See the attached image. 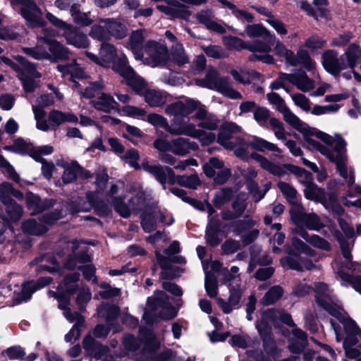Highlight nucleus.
<instances>
[{"label": "nucleus", "instance_id": "43", "mask_svg": "<svg viewBox=\"0 0 361 361\" xmlns=\"http://www.w3.org/2000/svg\"><path fill=\"white\" fill-rule=\"evenodd\" d=\"M147 121L148 123L155 126L156 128H162L166 130L167 132L173 135V133L171 132V130L173 128H181V125H178L176 122L172 123L171 126L168 124V122L165 118L163 116L157 114H150L147 116Z\"/></svg>", "mask_w": 361, "mask_h": 361}, {"label": "nucleus", "instance_id": "24", "mask_svg": "<svg viewBox=\"0 0 361 361\" xmlns=\"http://www.w3.org/2000/svg\"><path fill=\"white\" fill-rule=\"evenodd\" d=\"M142 168L155 178L163 185L164 189L166 188L165 183L167 177H169V180L174 176L173 170L168 167H163L160 165H151L148 162L145 161L142 163Z\"/></svg>", "mask_w": 361, "mask_h": 361}, {"label": "nucleus", "instance_id": "3", "mask_svg": "<svg viewBox=\"0 0 361 361\" xmlns=\"http://www.w3.org/2000/svg\"><path fill=\"white\" fill-rule=\"evenodd\" d=\"M85 54L91 61L105 68H111L118 73L128 63L126 56L123 54H118L114 45L109 42L102 43L99 56L88 51H86Z\"/></svg>", "mask_w": 361, "mask_h": 361}, {"label": "nucleus", "instance_id": "50", "mask_svg": "<svg viewBox=\"0 0 361 361\" xmlns=\"http://www.w3.org/2000/svg\"><path fill=\"white\" fill-rule=\"evenodd\" d=\"M171 183H178L182 186L195 189L197 185H200V180L197 175H191V176H178L177 177H172L171 179Z\"/></svg>", "mask_w": 361, "mask_h": 361}, {"label": "nucleus", "instance_id": "4", "mask_svg": "<svg viewBox=\"0 0 361 361\" xmlns=\"http://www.w3.org/2000/svg\"><path fill=\"white\" fill-rule=\"evenodd\" d=\"M279 322H282L289 326L293 325V322L289 314L272 308L262 313L261 319L256 323V328L264 340L269 338L271 325L277 324Z\"/></svg>", "mask_w": 361, "mask_h": 361}, {"label": "nucleus", "instance_id": "39", "mask_svg": "<svg viewBox=\"0 0 361 361\" xmlns=\"http://www.w3.org/2000/svg\"><path fill=\"white\" fill-rule=\"evenodd\" d=\"M197 20L204 24L208 29L215 32L223 33L225 32L224 28L219 23L214 20L212 11L210 10L202 11L197 14Z\"/></svg>", "mask_w": 361, "mask_h": 361}, {"label": "nucleus", "instance_id": "55", "mask_svg": "<svg viewBox=\"0 0 361 361\" xmlns=\"http://www.w3.org/2000/svg\"><path fill=\"white\" fill-rule=\"evenodd\" d=\"M87 200H84L81 197L76 198L71 205H69V210L71 213L87 212L93 205L90 197H87Z\"/></svg>", "mask_w": 361, "mask_h": 361}, {"label": "nucleus", "instance_id": "64", "mask_svg": "<svg viewBox=\"0 0 361 361\" xmlns=\"http://www.w3.org/2000/svg\"><path fill=\"white\" fill-rule=\"evenodd\" d=\"M326 41L317 35H312L308 37L305 42V47L312 51L320 49L324 47Z\"/></svg>", "mask_w": 361, "mask_h": 361}, {"label": "nucleus", "instance_id": "14", "mask_svg": "<svg viewBox=\"0 0 361 361\" xmlns=\"http://www.w3.org/2000/svg\"><path fill=\"white\" fill-rule=\"evenodd\" d=\"M62 211L45 214L42 220V224H38L34 219L25 221L23 224V229L25 232L32 235H41L47 231L45 224H52L56 220L63 216Z\"/></svg>", "mask_w": 361, "mask_h": 361}, {"label": "nucleus", "instance_id": "49", "mask_svg": "<svg viewBox=\"0 0 361 361\" xmlns=\"http://www.w3.org/2000/svg\"><path fill=\"white\" fill-rule=\"evenodd\" d=\"M295 58L297 65H302L307 71H312L316 67V62L311 59L309 52L302 47L299 48Z\"/></svg>", "mask_w": 361, "mask_h": 361}, {"label": "nucleus", "instance_id": "36", "mask_svg": "<svg viewBox=\"0 0 361 361\" xmlns=\"http://www.w3.org/2000/svg\"><path fill=\"white\" fill-rule=\"evenodd\" d=\"M289 82L302 92H308L314 88V81L305 72L289 74Z\"/></svg>", "mask_w": 361, "mask_h": 361}, {"label": "nucleus", "instance_id": "20", "mask_svg": "<svg viewBox=\"0 0 361 361\" xmlns=\"http://www.w3.org/2000/svg\"><path fill=\"white\" fill-rule=\"evenodd\" d=\"M166 4L157 5L159 11L172 18H180L187 20L191 15L188 7L176 0H165Z\"/></svg>", "mask_w": 361, "mask_h": 361}, {"label": "nucleus", "instance_id": "59", "mask_svg": "<svg viewBox=\"0 0 361 361\" xmlns=\"http://www.w3.org/2000/svg\"><path fill=\"white\" fill-rule=\"evenodd\" d=\"M304 224L308 229L313 231H319L324 226L319 217L314 213L307 214L302 221V225Z\"/></svg>", "mask_w": 361, "mask_h": 361}, {"label": "nucleus", "instance_id": "8", "mask_svg": "<svg viewBox=\"0 0 361 361\" xmlns=\"http://www.w3.org/2000/svg\"><path fill=\"white\" fill-rule=\"evenodd\" d=\"M168 59L167 48L153 41H149L145 45L142 58L139 60L153 68L164 65Z\"/></svg>", "mask_w": 361, "mask_h": 361}, {"label": "nucleus", "instance_id": "62", "mask_svg": "<svg viewBox=\"0 0 361 361\" xmlns=\"http://www.w3.org/2000/svg\"><path fill=\"white\" fill-rule=\"evenodd\" d=\"M245 32L250 37L269 36L271 38L272 35L269 31L258 24L247 25L245 27Z\"/></svg>", "mask_w": 361, "mask_h": 361}, {"label": "nucleus", "instance_id": "38", "mask_svg": "<svg viewBox=\"0 0 361 361\" xmlns=\"http://www.w3.org/2000/svg\"><path fill=\"white\" fill-rule=\"evenodd\" d=\"M142 96H143L145 102L152 107L160 106L166 102L165 94L155 89L147 87Z\"/></svg>", "mask_w": 361, "mask_h": 361}, {"label": "nucleus", "instance_id": "30", "mask_svg": "<svg viewBox=\"0 0 361 361\" xmlns=\"http://www.w3.org/2000/svg\"><path fill=\"white\" fill-rule=\"evenodd\" d=\"M145 37V31L142 30L133 31L129 37L127 47L132 51L136 60L142 58L144 49L142 44Z\"/></svg>", "mask_w": 361, "mask_h": 361}, {"label": "nucleus", "instance_id": "37", "mask_svg": "<svg viewBox=\"0 0 361 361\" xmlns=\"http://www.w3.org/2000/svg\"><path fill=\"white\" fill-rule=\"evenodd\" d=\"M294 232L314 247L323 250H329L331 249L329 242L317 235H312L311 237H309L308 233L303 228H297Z\"/></svg>", "mask_w": 361, "mask_h": 361}, {"label": "nucleus", "instance_id": "27", "mask_svg": "<svg viewBox=\"0 0 361 361\" xmlns=\"http://www.w3.org/2000/svg\"><path fill=\"white\" fill-rule=\"evenodd\" d=\"M48 121L52 129H55L65 123H76L78 117L71 112H63L59 110H51L48 116Z\"/></svg>", "mask_w": 361, "mask_h": 361}, {"label": "nucleus", "instance_id": "48", "mask_svg": "<svg viewBox=\"0 0 361 361\" xmlns=\"http://www.w3.org/2000/svg\"><path fill=\"white\" fill-rule=\"evenodd\" d=\"M22 50L26 55L36 60L51 59L47 48L42 45H37L35 47H23Z\"/></svg>", "mask_w": 361, "mask_h": 361}, {"label": "nucleus", "instance_id": "42", "mask_svg": "<svg viewBox=\"0 0 361 361\" xmlns=\"http://www.w3.org/2000/svg\"><path fill=\"white\" fill-rule=\"evenodd\" d=\"M238 272L239 268L236 266L231 267L230 270H225L221 279L222 283L228 288L240 287L241 279Z\"/></svg>", "mask_w": 361, "mask_h": 361}, {"label": "nucleus", "instance_id": "46", "mask_svg": "<svg viewBox=\"0 0 361 361\" xmlns=\"http://www.w3.org/2000/svg\"><path fill=\"white\" fill-rule=\"evenodd\" d=\"M100 19L97 24H94L89 32V35L98 41L109 40L107 25Z\"/></svg>", "mask_w": 361, "mask_h": 361}, {"label": "nucleus", "instance_id": "56", "mask_svg": "<svg viewBox=\"0 0 361 361\" xmlns=\"http://www.w3.org/2000/svg\"><path fill=\"white\" fill-rule=\"evenodd\" d=\"M204 287L207 294L210 298H215L218 294V282L216 278L208 272L205 273Z\"/></svg>", "mask_w": 361, "mask_h": 361}, {"label": "nucleus", "instance_id": "35", "mask_svg": "<svg viewBox=\"0 0 361 361\" xmlns=\"http://www.w3.org/2000/svg\"><path fill=\"white\" fill-rule=\"evenodd\" d=\"M197 149V145L187 138L178 137L171 141V152L176 155L183 156Z\"/></svg>", "mask_w": 361, "mask_h": 361}, {"label": "nucleus", "instance_id": "28", "mask_svg": "<svg viewBox=\"0 0 361 361\" xmlns=\"http://www.w3.org/2000/svg\"><path fill=\"white\" fill-rule=\"evenodd\" d=\"M229 290L230 295L228 302H226L224 299L220 298L217 299L218 305L226 314L231 313L238 305L241 298L243 288L241 286L232 287L229 288Z\"/></svg>", "mask_w": 361, "mask_h": 361}, {"label": "nucleus", "instance_id": "58", "mask_svg": "<svg viewBox=\"0 0 361 361\" xmlns=\"http://www.w3.org/2000/svg\"><path fill=\"white\" fill-rule=\"evenodd\" d=\"M290 203L293 204L290 210L292 220L295 224L302 225V221L307 214L303 207L300 204L297 203L296 201Z\"/></svg>", "mask_w": 361, "mask_h": 361}, {"label": "nucleus", "instance_id": "19", "mask_svg": "<svg viewBox=\"0 0 361 361\" xmlns=\"http://www.w3.org/2000/svg\"><path fill=\"white\" fill-rule=\"evenodd\" d=\"M16 62L13 61L6 56L0 57V63L3 62L13 70L16 71L18 75H23L24 73L31 74L37 77H40L41 74L37 71L35 66L33 63L27 61L24 57L21 56H16L14 57Z\"/></svg>", "mask_w": 361, "mask_h": 361}, {"label": "nucleus", "instance_id": "57", "mask_svg": "<svg viewBox=\"0 0 361 361\" xmlns=\"http://www.w3.org/2000/svg\"><path fill=\"white\" fill-rule=\"evenodd\" d=\"M119 312L118 307L115 305H109L108 304H102L98 307V315L105 317L106 321H110L116 318Z\"/></svg>", "mask_w": 361, "mask_h": 361}, {"label": "nucleus", "instance_id": "2", "mask_svg": "<svg viewBox=\"0 0 361 361\" xmlns=\"http://www.w3.org/2000/svg\"><path fill=\"white\" fill-rule=\"evenodd\" d=\"M315 296L318 305L343 323L345 330L348 333L357 335V336L361 334L355 322L347 317L345 311L339 305L338 300L331 295L326 284L323 283H315Z\"/></svg>", "mask_w": 361, "mask_h": 361}, {"label": "nucleus", "instance_id": "16", "mask_svg": "<svg viewBox=\"0 0 361 361\" xmlns=\"http://www.w3.org/2000/svg\"><path fill=\"white\" fill-rule=\"evenodd\" d=\"M171 132L175 135H185L197 138L203 145H208L216 140V135L214 133L197 130L192 123L182 124L181 128H173Z\"/></svg>", "mask_w": 361, "mask_h": 361}, {"label": "nucleus", "instance_id": "22", "mask_svg": "<svg viewBox=\"0 0 361 361\" xmlns=\"http://www.w3.org/2000/svg\"><path fill=\"white\" fill-rule=\"evenodd\" d=\"M111 202L115 210L121 216L126 218L130 215V211L140 209L144 204L145 200L142 195H136L130 200L128 206L123 204V199L121 197H114Z\"/></svg>", "mask_w": 361, "mask_h": 361}, {"label": "nucleus", "instance_id": "29", "mask_svg": "<svg viewBox=\"0 0 361 361\" xmlns=\"http://www.w3.org/2000/svg\"><path fill=\"white\" fill-rule=\"evenodd\" d=\"M270 42L274 44L275 54L281 59H283L286 64L292 66H297V59L294 52L288 49L280 40L276 39L274 35L271 36Z\"/></svg>", "mask_w": 361, "mask_h": 361}, {"label": "nucleus", "instance_id": "12", "mask_svg": "<svg viewBox=\"0 0 361 361\" xmlns=\"http://www.w3.org/2000/svg\"><path fill=\"white\" fill-rule=\"evenodd\" d=\"M241 130V128L234 123H226L223 125L217 137V142L226 149H233L244 143L240 139L235 138V135Z\"/></svg>", "mask_w": 361, "mask_h": 361}, {"label": "nucleus", "instance_id": "40", "mask_svg": "<svg viewBox=\"0 0 361 361\" xmlns=\"http://www.w3.org/2000/svg\"><path fill=\"white\" fill-rule=\"evenodd\" d=\"M84 349L94 357L99 359L107 352L106 347L102 346L91 336H87L83 340Z\"/></svg>", "mask_w": 361, "mask_h": 361}, {"label": "nucleus", "instance_id": "60", "mask_svg": "<svg viewBox=\"0 0 361 361\" xmlns=\"http://www.w3.org/2000/svg\"><path fill=\"white\" fill-rule=\"evenodd\" d=\"M5 209L9 219L16 221H18L22 215V208L13 200L5 204Z\"/></svg>", "mask_w": 361, "mask_h": 361}, {"label": "nucleus", "instance_id": "17", "mask_svg": "<svg viewBox=\"0 0 361 361\" xmlns=\"http://www.w3.org/2000/svg\"><path fill=\"white\" fill-rule=\"evenodd\" d=\"M44 36L38 37L39 42L45 44L48 46L49 53L51 56L50 59L65 60L68 58L69 51L66 47L61 43L50 39L48 29H44Z\"/></svg>", "mask_w": 361, "mask_h": 361}, {"label": "nucleus", "instance_id": "11", "mask_svg": "<svg viewBox=\"0 0 361 361\" xmlns=\"http://www.w3.org/2000/svg\"><path fill=\"white\" fill-rule=\"evenodd\" d=\"M12 4L32 27L42 26V12L32 0H14Z\"/></svg>", "mask_w": 361, "mask_h": 361}, {"label": "nucleus", "instance_id": "26", "mask_svg": "<svg viewBox=\"0 0 361 361\" xmlns=\"http://www.w3.org/2000/svg\"><path fill=\"white\" fill-rule=\"evenodd\" d=\"M281 264L284 268L297 271L310 270L314 267V264L309 259H303L298 255H289L281 259Z\"/></svg>", "mask_w": 361, "mask_h": 361}, {"label": "nucleus", "instance_id": "18", "mask_svg": "<svg viewBox=\"0 0 361 361\" xmlns=\"http://www.w3.org/2000/svg\"><path fill=\"white\" fill-rule=\"evenodd\" d=\"M247 49L253 52L249 57L250 61L258 60L267 64H274L275 63L274 57L269 54L271 50V47L269 44L265 42L256 40L252 44H247Z\"/></svg>", "mask_w": 361, "mask_h": 361}, {"label": "nucleus", "instance_id": "45", "mask_svg": "<svg viewBox=\"0 0 361 361\" xmlns=\"http://www.w3.org/2000/svg\"><path fill=\"white\" fill-rule=\"evenodd\" d=\"M285 121L299 132L305 130L307 126L300 118L294 114L288 107H286L281 112Z\"/></svg>", "mask_w": 361, "mask_h": 361}, {"label": "nucleus", "instance_id": "52", "mask_svg": "<svg viewBox=\"0 0 361 361\" xmlns=\"http://www.w3.org/2000/svg\"><path fill=\"white\" fill-rule=\"evenodd\" d=\"M79 274L78 273H72L69 275H67L63 283L60 285L61 289L66 292L67 294H72L75 291L77 288V281L79 279Z\"/></svg>", "mask_w": 361, "mask_h": 361}, {"label": "nucleus", "instance_id": "13", "mask_svg": "<svg viewBox=\"0 0 361 361\" xmlns=\"http://www.w3.org/2000/svg\"><path fill=\"white\" fill-rule=\"evenodd\" d=\"M68 303L69 301L66 298H59V307L63 310L64 317L70 322H75L73 328L65 336V341L71 342L73 338H78L80 337L79 326L82 325L84 318L76 312H71L68 308Z\"/></svg>", "mask_w": 361, "mask_h": 361}, {"label": "nucleus", "instance_id": "9", "mask_svg": "<svg viewBox=\"0 0 361 361\" xmlns=\"http://www.w3.org/2000/svg\"><path fill=\"white\" fill-rule=\"evenodd\" d=\"M250 147L259 152H264L265 150L273 152L275 153V156L281 157L282 151L275 144L268 142L267 140L257 136L252 137L251 139L248 140V142H244L241 147H238L237 149H235V155L243 159H246L249 158L250 156L255 159L253 157V154L255 153L250 154L249 152L247 151Z\"/></svg>", "mask_w": 361, "mask_h": 361}, {"label": "nucleus", "instance_id": "54", "mask_svg": "<svg viewBox=\"0 0 361 361\" xmlns=\"http://www.w3.org/2000/svg\"><path fill=\"white\" fill-rule=\"evenodd\" d=\"M171 55L173 60L178 66H183L189 62L188 57L185 53L183 45L176 42L172 47Z\"/></svg>", "mask_w": 361, "mask_h": 361}, {"label": "nucleus", "instance_id": "5", "mask_svg": "<svg viewBox=\"0 0 361 361\" xmlns=\"http://www.w3.org/2000/svg\"><path fill=\"white\" fill-rule=\"evenodd\" d=\"M46 17L51 23L62 31V35L66 38L68 44L77 48H86L89 46L90 42L87 37L71 25L59 19L51 13H47Z\"/></svg>", "mask_w": 361, "mask_h": 361}, {"label": "nucleus", "instance_id": "7", "mask_svg": "<svg viewBox=\"0 0 361 361\" xmlns=\"http://www.w3.org/2000/svg\"><path fill=\"white\" fill-rule=\"evenodd\" d=\"M253 157L263 169L275 176H281L286 174L287 171H290L296 174L300 178V182L301 180H306L307 179L310 178L312 176L306 170L291 164L280 165L272 163L266 157L259 154H254Z\"/></svg>", "mask_w": 361, "mask_h": 361}, {"label": "nucleus", "instance_id": "51", "mask_svg": "<svg viewBox=\"0 0 361 361\" xmlns=\"http://www.w3.org/2000/svg\"><path fill=\"white\" fill-rule=\"evenodd\" d=\"M283 294V290L280 286H274L265 293L262 302L266 305L274 304L282 297Z\"/></svg>", "mask_w": 361, "mask_h": 361}, {"label": "nucleus", "instance_id": "47", "mask_svg": "<svg viewBox=\"0 0 361 361\" xmlns=\"http://www.w3.org/2000/svg\"><path fill=\"white\" fill-rule=\"evenodd\" d=\"M293 336L299 340L298 342L293 341L288 346L290 352L293 353H299L304 349L307 342L306 334L300 329L293 330Z\"/></svg>", "mask_w": 361, "mask_h": 361}, {"label": "nucleus", "instance_id": "61", "mask_svg": "<svg viewBox=\"0 0 361 361\" xmlns=\"http://www.w3.org/2000/svg\"><path fill=\"white\" fill-rule=\"evenodd\" d=\"M223 42L229 49L240 51L243 49H247V44L236 37H224Z\"/></svg>", "mask_w": 361, "mask_h": 361}, {"label": "nucleus", "instance_id": "25", "mask_svg": "<svg viewBox=\"0 0 361 361\" xmlns=\"http://www.w3.org/2000/svg\"><path fill=\"white\" fill-rule=\"evenodd\" d=\"M92 104L97 110L105 113L120 111L118 103L109 94L102 93L96 99L92 101Z\"/></svg>", "mask_w": 361, "mask_h": 361}, {"label": "nucleus", "instance_id": "10", "mask_svg": "<svg viewBox=\"0 0 361 361\" xmlns=\"http://www.w3.org/2000/svg\"><path fill=\"white\" fill-rule=\"evenodd\" d=\"M199 102L185 99L169 104L165 108V113L170 116L173 117V123L176 122L178 125L188 124V123L178 122L180 118L187 117L198 107Z\"/></svg>", "mask_w": 361, "mask_h": 361}, {"label": "nucleus", "instance_id": "21", "mask_svg": "<svg viewBox=\"0 0 361 361\" xmlns=\"http://www.w3.org/2000/svg\"><path fill=\"white\" fill-rule=\"evenodd\" d=\"M119 75L126 80L127 85L139 95H142L148 87L144 79L137 75L128 64L119 73Z\"/></svg>", "mask_w": 361, "mask_h": 361}, {"label": "nucleus", "instance_id": "53", "mask_svg": "<svg viewBox=\"0 0 361 361\" xmlns=\"http://www.w3.org/2000/svg\"><path fill=\"white\" fill-rule=\"evenodd\" d=\"M224 168V163L216 157L211 158L208 162L203 166L204 173L208 177H214L217 171Z\"/></svg>", "mask_w": 361, "mask_h": 361}, {"label": "nucleus", "instance_id": "32", "mask_svg": "<svg viewBox=\"0 0 361 361\" xmlns=\"http://www.w3.org/2000/svg\"><path fill=\"white\" fill-rule=\"evenodd\" d=\"M102 22L105 23V25H107L109 39L111 37L121 39L127 35L128 29L120 21L114 18H105L102 20Z\"/></svg>", "mask_w": 361, "mask_h": 361}, {"label": "nucleus", "instance_id": "44", "mask_svg": "<svg viewBox=\"0 0 361 361\" xmlns=\"http://www.w3.org/2000/svg\"><path fill=\"white\" fill-rule=\"evenodd\" d=\"M342 56H344L347 68L353 69L357 60L361 57V49L357 44H351Z\"/></svg>", "mask_w": 361, "mask_h": 361}, {"label": "nucleus", "instance_id": "63", "mask_svg": "<svg viewBox=\"0 0 361 361\" xmlns=\"http://www.w3.org/2000/svg\"><path fill=\"white\" fill-rule=\"evenodd\" d=\"M255 224V221L249 218H245L243 220L235 221L231 224L233 228L232 231L240 234L245 230L253 227Z\"/></svg>", "mask_w": 361, "mask_h": 361}, {"label": "nucleus", "instance_id": "23", "mask_svg": "<svg viewBox=\"0 0 361 361\" xmlns=\"http://www.w3.org/2000/svg\"><path fill=\"white\" fill-rule=\"evenodd\" d=\"M209 223L206 230L207 242L212 246L217 245L221 240L219 236L220 224L218 219L213 216L215 212L211 205H208Z\"/></svg>", "mask_w": 361, "mask_h": 361}, {"label": "nucleus", "instance_id": "34", "mask_svg": "<svg viewBox=\"0 0 361 361\" xmlns=\"http://www.w3.org/2000/svg\"><path fill=\"white\" fill-rule=\"evenodd\" d=\"M155 219L159 222L165 223L167 225H171L173 222V219L171 216H170L169 221H166V216L160 211L155 212L153 216L146 214L142 220V226L145 232L149 233L156 228Z\"/></svg>", "mask_w": 361, "mask_h": 361}, {"label": "nucleus", "instance_id": "15", "mask_svg": "<svg viewBox=\"0 0 361 361\" xmlns=\"http://www.w3.org/2000/svg\"><path fill=\"white\" fill-rule=\"evenodd\" d=\"M322 65L326 72L338 78L340 72L347 68L343 56L338 57V52L329 49L325 51L322 56Z\"/></svg>", "mask_w": 361, "mask_h": 361}, {"label": "nucleus", "instance_id": "31", "mask_svg": "<svg viewBox=\"0 0 361 361\" xmlns=\"http://www.w3.org/2000/svg\"><path fill=\"white\" fill-rule=\"evenodd\" d=\"M64 172L62 176V180L64 183H70L74 181L78 176L87 178L90 177L88 171H83L82 169L76 161L63 165Z\"/></svg>", "mask_w": 361, "mask_h": 361}, {"label": "nucleus", "instance_id": "1", "mask_svg": "<svg viewBox=\"0 0 361 361\" xmlns=\"http://www.w3.org/2000/svg\"><path fill=\"white\" fill-rule=\"evenodd\" d=\"M308 147L317 149L326 156L331 161L336 165V169L341 176L347 182L349 186L355 182L354 171L348 169L345 165L347 157L345 154L346 142L339 134L334 136L308 126L305 130L301 131Z\"/></svg>", "mask_w": 361, "mask_h": 361}, {"label": "nucleus", "instance_id": "41", "mask_svg": "<svg viewBox=\"0 0 361 361\" xmlns=\"http://www.w3.org/2000/svg\"><path fill=\"white\" fill-rule=\"evenodd\" d=\"M50 281V278L44 277L40 278L35 284L31 282L24 283L21 291L22 300L24 301L29 300L34 292H35L37 289L43 288L46 285L49 284Z\"/></svg>", "mask_w": 361, "mask_h": 361}, {"label": "nucleus", "instance_id": "33", "mask_svg": "<svg viewBox=\"0 0 361 361\" xmlns=\"http://www.w3.org/2000/svg\"><path fill=\"white\" fill-rule=\"evenodd\" d=\"M301 183L305 185L304 194L307 199L319 202L325 198L324 190L318 188L317 185L313 183L312 176L306 180H301Z\"/></svg>", "mask_w": 361, "mask_h": 361}, {"label": "nucleus", "instance_id": "6", "mask_svg": "<svg viewBox=\"0 0 361 361\" xmlns=\"http://www.w3.org/2000/svg\"><path fill=\"white\" fill-rule=\"evenodd\" d=\"M196 84L201 87L216 90L232 99H243L242 94L231 87L228 80L225 78H218L214 71L207 73L204 79L197 80Z\"/></svg>", "mask_w": 361, "mask_h": 361}]
</instances>
